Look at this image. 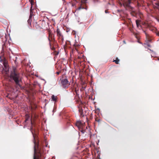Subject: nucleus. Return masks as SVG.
<instances>
[{
    "label": "nucleus",
    "mask_w": 159,
    "mask_h": 159,
    "mask_svg": "<svg viewBox=\"0 0 159 159\" xmlns=\"http://www.w3.org/2000/svg\"><path fill=\"white\" fill-rule=\"evenodd\" d=\"M32 129V128L31 131L33 135V142L34 144V159H42L43 158H45V157L43 152L41 149L39 148V142L36 139V135L34 134Z\"/></svg>",
    "instance_id": "obj_1"
},
{
    "label": "nucleus",
    "mask_w": 159,
    "mask_h": 159,
    "mask_svg": "<svg viewBox=\"0 0 159 159\" xmlns=\"http://www.w3.org/2000/svg\"><path fill=\"white\" fill-rule=\"evenodd\" d=\"M11 77L14 80L17 86L21 87L20 83L22 82L21 77L15 67L13 68L11 74Z\"/></svg>",
    "instance_id": "obj_2"
},
{
    "label": "nucleus",
    "mask_w": 159,
    "mask_h": 159,
    "mask_svg": "<svg viewBox=\"0 0 159 159\" xmlns=\"http://www.w3.org/2000/svg\"><path fill=\"white\" fill-rule=\"evenodd\" d=\"M132 0H124L123 2V6L126 9L129 10H133L134 8L131 6L130 5L131 3Z\"/></svg>",
    "instance_id": "obj_3"
},
{
    "label": "nucleus",
    "mask_w": 159,
    "mask_h": 159,
    "mask_svg": "<svg viewBox=\"0 0 159 159\" xmlns=\"http://www.w3.org/2000/svg\"><path fill=\"white\" fill-rule=\"evenodd\" d=\"M56 32L57 34V36L58 37L59 39H60L61 40L63 41V36L61 32L60 31V30L57 28Z\"/></svg>",
    "instance_id": "obj_4"
},
{
    "label": "nucleus",
    "mask_w": 159,
    "mask_h": 159,
    "mask_svg": "<svg viewBox=\"0 0 159 159\" xmlns=\"http://www.w3.org/2000/svg\"><path fill=\"white\" fill-rule=\"evenodd\" d=\"M54 37V35L52 33V32L50 30H49L48 31V39L50 42H51L53 40H55Z\"/></svg>",
    "instance_id": "obj_5"
},
{
    "label": "nucleus",
    "mask_w": 159,
    "mask_h": 159,
    "mask_svg": "<svg viewBox=\"0 0 159 159\" xmlns=\"http://www.w3.org/2000/svg\"><path fill=\"white\" fill-rule=\"evenodd\" d=\"M80 131L83 134L86 133V135L87 134H89L90 133V131L89 129V128H88L87 127H86V129H84L83 128L81 129Z\"/></svg>",
    "instance_id": "obj_6"
},
{
    "label": "nucleus",
    "mask_w": 159,
    "mask_h": 159,
    "mask_svg": "<svg viewBox=\"0 0 159 159\" xmlns=\"http://www.w3.org/2000/svg\"><path fill=\"white\" fill-rule=\"evenodd\" d=\"M68 81L66 79H63L61 80V84L64 88H66L68 84Z\"/></svg>",
    "instance_id": "obj_7"
},
{
    "label": "nucleus",
    "mask_w": 159,
    "mask_h": 159,
    "mask_svg": "<svg viewBox=\"0 0 159 159\" xmlns=\"http://www.w3.org/2000/svg\"><path fill=\"white\" fill-rule=\"evenodd\" d=\"M76 125L79 128V130L80 131L81 130V129H82L83 128V124L81 123V122L80 121H77L76 123Z\"/></svg>",
    "instance_id": "obj_8"
},
{
    "label": "nucleus",
    "mask_w": 159,
    "mask_h": 159,
    "mask_svg": "<svg viewBox=\"0 0 159 159\" xmlns=\"http://www.w3.org/2000/svg\"><path fill=\"white\" fill-rule=\"evenodd\" d=\"M143 32L146 35V38L148 42L151 41V39L150 38V36L145 31L143 30Z\"/></svg>",
    "instance_id": "obj_9"
},
{
    "label": "nucleus",
    "mask_w": 159,
    "mask_h": 159,
    "mask_svg": "<svg viewBox=\"0 0 159 159\" xmlns=\"http://www.w3.org/2000/svg\"><path fill=\"white\" fill-rule=\"evenodd\" d=\"M79 108V113H80V116H83L84 115H83V109L82 108V107L80 106L78 107Z\"/></svg>",
    "instance_id": "obj_10"
},
{
    "label": "nucleus",
    "mask_w": 159,
    "mask_h": 159,
    "mask_svg": "<svg viewBox=\"0 0 159 159\" xmlns=\"http://www.w3.org/2000/svg\"><path fill=\"white\" fill-rule=\"evenodd\" d=\"M140 22V20H136V24L137 27L139 28L140 27V28L141 27V26L140 25V24H139Z\"/></svg>",
    "instance_id": "obj_11"
},
{
    "label": "nucleus",
    "mask_w": 159,
    "mask_h": 159,
    "mask_svg": "<svg viewBox=\"0 0 159 159\" xmlns=\"http://www.w3.org/2000/svg\"><path fill=\"white\" fill-rule=\"evenodd\" d=\"M119 60L118 59L117 57H116V59L113 61L115 62L117 64H119Z\"/></svg>",
    "instance_id": "obj_12"
},
{
    "label": "nucleus",
    "mask_w": 159,
    "mask_h": 159,
    "mask_svg": "<svg viewBox=\"0 0 159 159\" xmlns=\"http://www.w3.org/2000/svg\"><path fill=\"white\" fill-rule=\"evenodd\" d=\"M57 97H55L54 95H52V99L53 101H56Z\"/></svg>",
    "instance_id": "obj_13"
},
{
    "label": "nucleus",
    "mask_w": 159,
    "mask_h": 159,
    "mask_svg": "<svg viewBox=\"0 0 159 159\" xmlns=\"http://www.w3.org/2000/svg\"><path fill=\"white\" fill-rule=\"evenodd\" d=\"M5 58L3 56H0V61L2 62L5 60Z\"/></svg>",
    "instance_id": "obj_14"
},
{
    "label": "nucleus",
    "mask_w": 159,
    "mask_h": 159,
    "mask_svg": "<svg viewBox=\"0 0 159 159\" xmlns=\"http://www.w3.org/2000/svg\"><path fill=\"white\" fill-rule=\"evenodd\" d=\"M34 26L36 27V28L37 29H39L41 28V27L40 26L38 25L37 24V23H35V24H34Z\"/></svg>",
    "instance_id": "obj_15"
},
{
    "label": "nucleus",
    "mask_w": 159,
    "mask_h": 159,
    "mask_svg": "<svg viewBox=\"0 0 159 159\" xmlns=\"http://www.w3.org/2000/svg\"><path fill=\"white\" fill-rule=\"evenodd\" d=\"M144 45H145L144 46L145 47H147V46L149 47H151V45L148 43H146V44L145 43L144 44Z\"/></svg>",
    "instance_id": "obj_16"
},
{
    "label": "nucleus",
    "mask_w": 159,
    "mask_h": 159,
    "mask_svg": "<svg viewBox=\"0 0 159 159\" xmlns=\"http://www.w3.org/2000/svg\"><path fill=\"white\" fill-rule=\"evenodd\" d=\"M31 18H30V16H29V19L28 20V22L29 24H31Z\"/></svg>",
    "instance_id": "obj_17"
},
{
    "label": "nucleus",
    "mask_w": 159,
    "mask_h": 159,
    "mask_svg": "<svg viewBox=\"0 0 159 159\" xmlns=\"http://www.w3.org/2000/svg\"><path fill=\"white\" fill-rule=\"evenodd\" d=\"M33 15V11H30V18H32V17Z\"/></svg>",
    "instance_id": "obj_18"
},
{
    "label": "nucleus",
    "mask_w": 159,
    "mask_h": 159,
    "mask_svg": "<svg viewBox=\"0 0 159 159\" xmlns=\"http://www.w3.org/2000/svg\"><path fill=\"white\" fill-rule=\"evenodd\" d=\"M74 47L73 48V50H74V51H75V50H76L77 51H78L77 47H76L75 46V45H74Z\"/></svg>",
    "instance_id": "obj_19"
},
{
    "label": "nucleus",
    "mask_w": 159,
    "mask_h": 159,
    "mask_svg": "<svg viewBox=\"0 0 159 159\" xmlns=\"http://www.w3.org/2000/svg\"><path fill=\"white\" fill-rule=\"evenodd\" d=\"M84 8L82 6H80V7H79L78 9L79 10L81 9H84Z\"/></svg>",
    "instance_id": "obj_20"
},
{
    "label": "nucleus",
    "mask_w": 159,
    "mask_h": 159,
    "mask_svg": "<svg viewBox=\"0 0 159 159\" xmlns=\"http://www.w3.org/2000/svg\"><path fill=\"white\" fill-rule=\"evenodd\" d=\"M31 7H30V11H33V9H32V2H31Z\"/></svg>",
    "instance_id": "obj_21"
},
{
    "label": "nucleus",
    "mask_w": 159,
    "mask_h": 159,
    "mask_svg": "<svg viewBox=\"0 0 159 159\" xmlns=\"http://www.w3.org/2000/svg\"><path fill=\"white\" fill-rule=\"evenodd\" d=\"M59 54V52H56V54L55 55L56 56L57 55Z\"/></svg>",
    "instance_id": "obj_22"
},
{
    "label": "nucleus",
    "mask_w": 159,
    "mask_h": 159,
    "mask_svg": "<svg viewBox=\"0 0 159 159\" xmlns=\"http://www.w3.org/2000/svg\"><path fill=\"white\" fill-rule=\"evenodd\" d=\"M60 73V71H58L56 72V74H57V75H58Z\"/></svg>",
    "instance_id": "obj_23"
},
{
    "label": "nucleus",
    "mask_w": 159,
    "mask_h": 159,
    "mask_svg": "<svg viewBox=\"0 0 159 159\" xmlns=\"http://www.w3.org/2000/svg\"><path fill=\"white\" fill-rule=\"evenodd\" d=\"M157 20L159 22V18L157 17L156 18Z\"/></svg>",
    "instance_id": "obj_24"
},
{
    "label": "nucleus",
    "mask_w": 159,
    "mask_h": 159,
    "mask_svg": "<svg viewBox=\"0 0 159 159\" xmlns=\"http://www.w3.org/2000/svg\"><path fill=\"white\" fill-rule=\"evenodd\" d=\"M105 12L106 13H108V12L107 10H106L105 11Z\"/></svg>",
    "instance_id": "obj_25"
},
{
    "label": "nucleus",
    "mask_w": 159,
    "mask_h": 159,
    "mask_svg": "<svg viewBox=\"0 0 159 159\" xmlns=\"http://www.w3.org/2000/svg\"><path fill=\"white\" fill-rule=\"evenodd\" d=\"M157 35L159 36V32L157 33Z\"/></svg>",
    "instance_id": "obj_26"
},
{
    "label": "nucleus",
    "mask_w": 159,
    "mask_h": 159,
    "mask_svg": "<svg viewBox=\"0 0 159 159\" xmlns=\"http://www.w3.org/2000/svg\"><path fill=\"white\" fill-rule=\"evenodd\" d=\"M3 47H2V51H3Z\"/></svg>",
    "instance_id": "obj_27"
},
{
    "label": "nucleus",
    "mask_w": 159,
    "mask_h": 159,
    "mask_svg": "<svg viewBox=\"0 0 159 159\" xmlns=\"http://www.w3.org/2000/svg\"><path fill=\"white\" fill-rule=\"evenodd\" d=\"M27 120V119H26L25 120V122H26V121Z\"/></svg>",
    "instance_id": "obj_28"
},
{
    "label": "nucleus",
    "mask_w": 159,
    "mask_h": 159,
    "mask_svg": "<svg viewBox=\"0 0 159 159\" xmlns=\"http://www.w3.org/2000/svg\"><path fill=\"white\" fill-rule=\"evenodd\" d=\"M75 91H76V89L75 90Z\"/></svg>",
    "instance_id": "obj_29"
},
{
    "label": "nucleus",
    "mask_w": 159,
    "mask_h": 159,
    "mask_svg": "<svg viewBox=\"0 0 159 159\" xmlns=\"http://www.w3.org/2000/svg\"><path fill=\"white\" fill-rule=\"evenodd\" d=\"M96 120V121H99V120Z\"/></svg>",
    "instance_id": "obj_30"
},
{
    "label": "nucleus",
    "mask_w": 159,
    "mask_h": 159,
    "mask_svg": "<svg viewBox=\"0 0 159 159\" xmlns=\"http://www.w3.org/2000/svg\"><path fill=\"white\" fill-rule=\"evenodd\" d=\"M133 15V16H135V15Z\"/></svg>",
    "instance_id": "obj_31"
}]
</instances>
